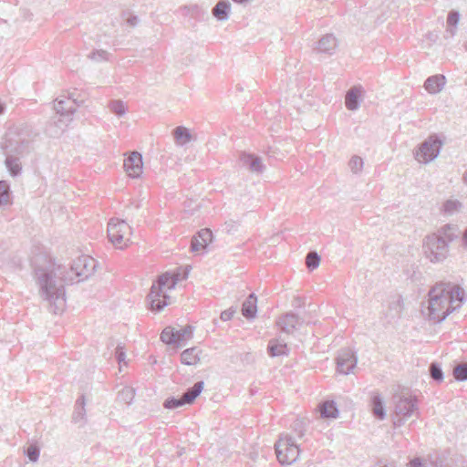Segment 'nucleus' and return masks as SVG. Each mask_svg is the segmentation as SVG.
Returning a JSON list of instances; mask_svg holds the SVG:
<instances>
[{
	"label": "nucleus",
	"mask_w": 467,
	"mask_h": 467,
	"mask_svg": "<svg viewBox=\"0 0 467 467\" xmlns=\"http://www.w3.org/2000/svg\"><path fill=\"white\" fill-rule=\"evenodd\" d=\"M32 266L40 296L47 302L50 312L58 314L66 306L65 285L73 284L77 277L78 282L87 279L94 273L97 263L88 255H81L65 271L48 254H39L33 257Z\"/></svg>",
	"instance_id": "f257e3e1"
},
{
	"label": "nucleus",
	"mask_w": 467,
	"mask_h": 467,
	"mask_svg": "<svg viewBox=\"0 0 467 467\" xmlns=\"http://www.w3.org/2000/svg\"><path fill=\"white\" fill-rule=\"evenodd\" d=\"M428 317L435 323H441L453 311L459 309L464 301V290L459 285L441 283L428 293Z\"/></svg>",
	"instance_id": "f03ea898"
},
{
	"label": "nucleus",
	"mask_w": 467,
	"mask_h": 467,
	"mask_svg": "<svg viewBox=\"0 0 467 467\" xmlns=\"http://www.w3.org/2000/svg\"><path fill=\"white\" fill-rule=\"evenodd\" d=\"M36 137V133L28 127L9 129L1 147L5 154L24 156L30 151Z\"/></svg>",
	"instance_id": "7ed1b4c3"
},
{
	"label": "nucleus",
	"mask_w": 467,
	"mask_h": 467,
	"mask_svg": "<svg viewBox=\"0 0 467 467\" xmlns=\"http://www.w3.org/2000/svg\"><path fill=\"white\" fill-rule=\"evenodd\" d=\"M177 284V278L169 273L161 275L156 282L151 285L148 299L152 311L160 312L170 302V296L167 295L168 290H172Z\"/></svg>",
	"instance_id": "20e7f679"
},
{
	"label": "nucleus",
	"mask_w": 467,
	"mask_h": 467,
	"mask_svg": "<svg viewBox=\"0 0 467 467\" xmlns=\"http://www.w3.org/2000/svg\"><path fill=\"white\" fill-rule=\"evenodd\" d=\"M275 451L281 464H292L299 456V448L294 438L288 434H281L275 443Z\"/></svg>",
	"instance_id": "39448f33"
},
{
	"label": "nucleus",
	"mask_w": 467,
	"mask_h": 467,
	"mask_svg": "<svg viewBox=\"0 0 467 467\" xmlns=\"http://www.w3.org/2000/svg\"><path fill=\"white\" fill-rule=\"evenodd\" d=\"M426 256L431 263L443 262L449 254L448 242L441 235H428L423 243Z\"/></svg>",
	"instance_id": "423d86ee"
},
{
	"label": "nucleus",
	"mask_w": 467,
	"mask_h": 467,
	"mask_svg": "<svg viewBox=\"0 0 467 467\" xmlns=\"http://www.w3.org/2000/svg\"><path fill=\"white\" fill-rule=\"evenodd\" d=\"M395 399V413L400 420H407L412 416H419L418 399L416 396L401 393L396 395Z\"/></svg>",
	"instance_id": "0eeeda50"
},
{
	"label": "nucleus",
	"mask_w": 467,
	"mask_h": 467,
	"mask_svg": "<svg viewBox=\"0 0 467 467\" xmlns=\"http://www.w3.org/2000/svg\"><path fill=\"white\" fill-rule=\"evenodd\" d=\"M442 146V141L436 134L431 135L420 144L415 152V158L422 163H429L438 157Z\"/></svg>",
	"instance_id": "6e6552de"
},
{
	"label": "nucleus",
	"mask_w": 467,
	"mask_h": 467,
	"mask_svg": "<svg viewBox=\"0 0 467 467\" xmlns=\"http://www.w3.org/2000/svg\"><path fill=\"white\" fill-rule=\"evenodd\" d=\"M82 102L83 100L78 102V100L74 99L73 95L70 94L68 97H65L64 99H56L54 101V109L61 118L65 119L66 122H69L72 120V116L75 113L77 107Z\"/></svg>",
	"instance_id": "1a4fd4ad"
},
{
	"label": "nucleus",
	"mask_w": 467,
	"mask_h": 467,
	"mask_svg": "<svg viewBox=\"0 0 467 467\" xmlns=\"http://www.w3.org/2000/svg\"><path fill=\"white\" fill-rule=\"evenodd\" d=\"M125 156L123 170L127 176L131 179L140 178L143 171L142 155L138 151H132Z\"/></svg>",
	"instance_id": "9d476101"
},
{
	"label": "nucleus",
	"mask_w": 467,
	"mask_h": 467,
	"mask_svg": "<svg viewBox=\"0 0 467 467\" xmlns=\"http://www.w3.org/2000/svg\"><path fill=\"white\" fill-rule=\"evenodd\" d=\"M358 358L349 348L341 349L337 357V369L339 373L348 375L356 367Z\"/></svg>",
	"instance_id": "9b49d317"
},
{
	"label": "nucleus",
	"mask_w": 467,
	"mask_h": 467,
	"mask_svg": "<svg viewBox=\"0 0 467 467\" xmlns=\"http://www.w3.org/2000/svg\"><path fill=\"white\" fill-rule=\"evenodd\" d=\"M301 323L302 321L296 314L288 312L278 317L276 326L282 332L292 335Z\"/></svg>",
	"instance_id": "f8f14e48"
},
{
	"label": "nucleus",
	"mask_w": 467,
	"mask_h": 467,
	"mask_svg": "<svg viewBox=\"0 0 467 467\" xmlns=\"http://www.w3.org/2000/svg\"><path fill=\"white\" fill-rule=\"evenodd\" d=\"M240 161L243 166L246 167L251 172L262 173L265 170L262 159L257 155L242 152L240 154Z\"/></svg>",
	"instance_id": "ddd939ff"
},
{
	"label": "nucleus",
	"mask_w": 467,
	"mask_h": 467,
	"mask_svg": "<svg viewBox=\"0 0 467 467\" xmlns=\"http://www.w3.org/2000/svg\"><path fill=\"white\" fill-rule=\"evenodd\" d=\"M337 47V39L332 33H327L317 42V50L319 53L332 55Z\"/></svg>",
	"instance_id": "4468645a"
},
{
	"label": "nucleus",
	"mask_w": 467,
	"mask_h": 467,
	"mask_svg": "<svg viewBox=\"0 0 467 467\" xmlns=\"http://www.w3.org/2000/svg\"><path fill=\"white\" fill-rule=\"evenodd\" d=\"M446 84V78L441 74L429 77L424 82V88L430 94H438Z\"/></svg>",
	"instance_id": "2eb2a0df"
},
{
	"label": "nucleus",
	"mask_w": 467,
	"mask_h": 467,
	"mask_svg": "<svg viewBox=\"0 0 467 467\" xmlns=\"http://www.w3.org/2000/svg\"><path fill=\"white\" fill-rule=\"evenodd\" d=\"M361 93H362V88L361 87H352L347 91V94L345 96V105L346 108L349 110H357L361 102Z\"/></svg>",
	"instance_id": "dca6fc26"
},
{
	"label": "nucleus",
	"mask_w": 467,
	"mask_h": 467,
	"mask_svg": "<svg viewBox=\"0 0 467 467\" xmlns=\"http://www.w3.org/2000/svg\"><path fill=\"white\" fill-rule=\"evenodd\" d=\"M288 348L285 342L280 341L278 338H273L267 346V353L270 357H280L288 355Z\"/></svg>",
	"instance_id": "f3484780"
},
{
	"label": "nucleus",
	"mask_w": 467,
	"mask_h": 467,
	"mask_svg": "<svg viewBox=\"0 0 467 467\" xmlns=\"http://www.w3.org/2000/svg\"><path fill=\"white\" fill-rule=\"evenodd\" d=\"M257 312V297L254 294H250L244 301L242 306V314L246 319L255 317Z\"/></svg>",
	"instance_id": "a211bd4d"
},
{
	"label": "nucleus",
	"mask_w": 467,
	"mask_h": 467,
	"mask_svg": "<svg viewBox=\"0 0 467 467\" xmlns=\"http://www.w3.org/2000/svg\"><path fill=\"white\" fill-rule=\"evenodd\" d=\"M433 234L434 235H441L442 238H444V240L446 242H448V244H449L450 243L458 239L459 234H460V230H459L458 225L447 223V224L441 226L438 230L437 234Z\"/></svg>",
	"instance_id": "6ab92c4d"
},
{
	"label": "nucleus",
	"mask_w": 467,
	"mask_h": 467,
	"mask_svg": "<svg viewBox=\"0 0 467 467\" xmlns=\"http://www.w3.org/2000/svg\"><path fill=\"white\" fill-rule=\"evenodd\" d=\"M231 4L228 0H220L213 8V16L219 21H225L229 17Z\"/></svg>",
	"instance_id": "aec40b11"
},
{
	"label": "nucleus",
	"mask_w": 467,
	"mask_h": 467,
	"mask_svg": "<svg viewBox=\"0 0 467 467\" xmlns=\"http://www.w3.org/2000/svg\"><path fill=\"white\" fill-rule=\"evenodd\" d=\"M200 353L201 350L196 347L187 348L182 352L181 361L187 366L195 365L200 361Z\"/></svg>",
	"instance_id": "412c9836"
},
{
	"label": "nucleus",
	"mask_w": 467,
	"mask_h": 467,
	"mask_svg": "<svg viewBox=\"0 0 467 467\" xmlns=\"http://www.w3.org/2000/svg\"><path fill=\"white\" fill-rule=\"evenodd\" d=\"M203 381L196 382L192 387L186 389L182 395L185 404H192L203 389Z\"/></svg>",
	"instance_id": "4be33fe9"
},
{
	"label": "nucleus",
	"mask_w": 467,
	"mask_h": 467,
	"mask_svg": "<svg viewBox=\"0 0 467 467\" xmlns=\"http://www.w3.org/2000/svg\"><path fill=\"white\" fill-rule=\"evenodd\" d=\"M5 163L13 177L17 176L21 172L22 167L19 162V156L5 154Z\"/></svg>",
	"instance_id": "5701e85b"
},
{
	"label": "nucleus",
	"mask_w": 467,
	"mask_h": 467,
	"mask_svg": "<svg viewBox=\"0 0 467 467\" xmlns=\"http://www.w3.org/2000/svg\"><path fill=\"white\" fill-rule=\"evenodd\" d=\"M85 405V396L81 395L76 401L75 410L72 416V420L75 423H78L84 420L86 414Z\"/></svg>",
	"instance_id": "b1692460"
},
{
	"label": "nucleus",
	"mask_w": 467,
	"mask_h": 467,
	"mask_svg": "<svg viewBox=\"0 0 467 467\" xmlns=\"http://www.w3.org/2000/svg\"><path fill=\"white\" fill-rule=\"evenodd\" d=\"M371 406L373 415L379 419L383 420L386 417L385 406L379 395H375L371 399Z\"/></svg>",
	"instance_id": "393cba45"
},
{
	"label": "nucleus",
	"mask_w": 467,
	"mask_h": 467,
	"mask_svg": "<svg viewBox=\"0 0 467 467\" xmlns=\"http://www.w3.org/2000/svg\"><path fill=\"white\" fill-rule=\"evenodd\" d=\"M173 136L176 142L180 145H184L191 140L190 130L182 126H179L173 130Z\"/></svg>",
	"instance_id": "a878e982"
},
{
	"label": "nucleus",
	"mask_w": 467,
	"mask_h": 467,
	"mask_svg": "<svg viewBox=\"0 0 467 467\" xmlns=\"http://www.w3.org/2000/svg\"><path fill=\"white\" fill-rule=\"evenodd\" d=\"M320 415L322 418H337L338 410L334 401H326L320 408Z\"/></svg>",
	"instance_id": "bb28decb"
},
{
	"label": "nucleus",
	"mask_w": 467,
	"mask_h": 467,
	"mask_svg": "<svg viewBox=\"0 0 467 467\" xmlns=\"http://www.w3.org/2000/svg\"><path fill=\"white\" fill-rule=\"evenodd\" d=\"M161 339L163 343H165L167 345L179 346L176 331L172 327H165L161 334Z\"/></svg>",
	"instance_id": "cd10ccee"
},
{
	"label": "nucleus",
	"mask_w": 467,
	"mask_h": 467,
	"mask_svg": "<svg viewBox=\"0 0 467 467\" xmlns=\"http://www.w3.org/2000/svg\"><path fill=\"white\" fill-rule=\"evenodd\" d=\"M11 202V192L9 184L5 181H0V206Z\"/></svg>",
	"instance_id": "c85d7f7f"
},
{
	"label": "nucleus",
	"mask_w": 467,
	"mask_h": 467,
	"mask_svg": "<svg viewBox=\"0 0 467 467\" xmlns=\"http://www.w3.org/2000/svg\"><path fill=\"white\" fill-rule=\"evenodd\" d=\"M429 372H430L431 378L434 381H436L438 383H441V382L443 381L444 374H443L442 368H441V365L439 363L432 362L430 365Z\"/></svg>",
	"instance_id": "c756f323"
},
{
	"label": "nucleus",
	"mask_w": 467,
	"mask_h": 467,
	"mask_svg": "<svg viewBox=\"0 0 467 467\" xmlns=\"http://www.w3.org/2000/svg\"><path fill=\"white\" fill-rule=\"evenodd\" d=\"M111 54L103 49H95L88 55V58L95 62L109 61Z\"/></svg>",
	"instance_id": "7c9ffc66"
},
{
	"label": "nucleus",
	"mask_w": 467,
	"mask_h": 467,
	"mask_svg": "<svg viewBox=\"0 0 467 467\" xmlns=\"http://www.w3.org/2000/svg\"><path fill=\"white\" fill-rule=\"evenodd\" d=\"M462 202L458 200H447L442 205V212L445 214L451 215L454 213L458 212L462 208Z\"/></svg>",
	"instance_id": "2f4dec72"
},
{
	"label": "nucleus",
	"mask_w": 467,
	"mask_h": 467,
	"mask_svg": "<svg viewBox=\"0 0 467 467\" xmlns=\"http://www.w3.org/2000/svg\"><path fill=\"white\" fill-rule=\"evenodd\" d=\"M119 249H123L128 245L127 242L124 244V245H121V242L124 239L125 235L127 234H130V225L123 220L119 219Z\"/></svg>",
	"instance_id": "473e14b6"
},
{
	"label": "nucleus",
	"mask_w": 467,
	"mask_h": 467,
	"mask_svg": "<svg viewBox=\"0 0 467 467\" xmlns=\"http://www.w3.org/2000/svg\"><path fill=\"white\" fill-rule=\"evenodd\" d=\"M194 327L191 325H187L184 327L175 330L178 337L179 346L181 343L186 339H190L192 337Z\"/></svg>",
	"instance_id": "72a5a7b5"
},
{
	"label": "nucleus",
	"mask_w": 467,
	"mask_h": 467,
	"mask_svg": "<svg viewBox=\"0 0 467 467\" xmlns=\"http://www.w3.org/2000/svg\"><path fill=\"white\" fill-rule=\"evenodd\" d=\"M453 377L457 381L467 380V363L457 364L453 368Z\"/></svg>",
	"instance_id": "f704fd0d"
},
{
	"label": "nucleus",
	"mask_w": 467,
	"mask_h": 467,
	"mask_svg": "<svg viewBox=\"0 0 467 467\" xmlns=\"http://www.w3.org/2000/svg\"><path fill=\"white\" fill-rule=\"evenodd\" d=\"M119 397L121 398V400L125 404L130 405L135 397V389L130 386H125L121 391L119 392Z\"/></svg>",
	"instance_id": "c9c22d12"
},
{
	"label": "nucleus",
	"mask_w": 467,
	"mask_h": 467,
	"mask_svg": "<svg viewBox=\"0 0 467 467\" xmlns=\"http://www.w3.org/2000/svg\"><path fill=\"white\" fill-rule=\"evenodd\" d=\"M184 405L186 404L182 396L180 398L169 397L163 403L164 408L168 410H175Z\"/></svg>",
	"instance_id": "e433bc0d"
},
{
	"label": "nucleus",
	"mask_w": 467,
	"mask_h": 467,
	"mask_svg": "<svg viewBox=\"0 0 467 467\" xmlns=\"http://www.w3.org/2000/svg\"><path fill=\"white\" fill-rule=\"evenodd\" d=\"M319 263H320V256L317 254V252L312 251L306 254V264L309 270L316 269L319 265Z\"/></svg>",
	"instance_id": "4c0bfd02"
},
{
	"label": "nucleus",
	"mask_w": 467,
	"mask_h": 467,
	"mask_svg": "<svg viewBox=\"0 0 467 467\" xmlns=\"http://www.w3.org/2000/svg\"><path fill=\"white\" fill-rule=\"evenodd\" d=\"M108 238L109 241L115 245L117 242V222L116 219L113 217L109 220L108 223Z\"/></svg>",
	"instance_id": "58836bf2"
},
{
	"label": "nucleus",
	"mask_w": 467,
	"mask_h": 467,
	"mask_svg": "<svg viewBox=\"0 0 467 467\" xmlns=\"http://www.w3.org/2000/svg\"><path fill=\"white\" fill-rule=\"evenodd\" d=\"M25 453L30 462H36L39 458L40 450L38 446L31 444L26 448Z\"/></svg>",
	"instance_id": "ea45409f"
},
{
	"label": "nucleus",
	"mask_w": 467,
	"mask_h": 467,
	"mask_svg": "<svg viewBox=\"0 0 467 467\" xmlns=\"http://www.w3.org/2000/svg\"><path fill=\"white\" fill-rule=\"evenodd\" d=\"M121 18L126 21L128 26H136L138 25L139 18L133 15L130 10H124L121 13Z\"/></svg>",
	"instance_id": "a19ab883"
},
{
	"label": "nucleus",
	"mask_w": 467,
	"mask_h": 467,
	"mask_svg": "<svg viewBox=\"0 0 467 467\" xmlns=\"http://www.w3.org/2000/svg\"><path fill=\"white\" fill-rule=\"evenodd\" d=\"M348 165L352 172L358 173L363 168V160L358 156H353L350 159Z\"/></svg>",
	"instance_id": "79ce46f5"
},
{
	"label": "nucleus",
	"mask_w": 467,
	"mask_h": 467,
	"mask_svg": "<svg viewBox=\"0 0 467 467\" xmlns=\"http://www.w3.org/2000/svg\"><path fill=\"white\" fill-rule=\"evenodd\" d=\"M198 237L202 240V244L207 247L213 241V233L210 229L204 228L198 232Z\"/></svg>",
	"instance_id": "37998d69"
},
{
	"label": "nucleus",
	"mask_w": 467,
	"mask_h": 467,
	"mask_svg": "<svg viewBox=\"0 0 467 467\" xmlns=\"http://www.w3.org/2000/svg\"><path fill=\"white\" fill-rule=\"evenodd\" d=\"M460 17H461V15H460V12L457 11V10H451L448 14V16H447V24L449 26H457V25L459 24V21H460Z\"/></svg>",
	"instance_id": "c03bdc74"
},
{
	"label": "nucleus",
	"mask_w": 467,
	"mask_h": 467,
	"mask_svg": "<svg viewBox=\"0 0 467 467\" xmlns=\"http://www.w3.org/2000/svg\"><path fill=\"white\" fill-rule=\"evenodd\" d=\"M206 246L202 244V240L198 237V234L192 237L190 246L192 252H199L204 250Z\"/></svg>",
	"instance_id": "a18cd8bd"
},
{
	"label": "nucleus",
	"mask_w": 467,
	"mask_h": 467,
	"mask_svg": "<svg viewBox=\"0 0 467 467\" xmlns=\"http://www.w3.org/2000/svg\"><path fill=\"white\" fill-rule=\"evenodd\" d=\"M129 360H126V353L123 348L119 344V373L122 371V365L128 366Z\"/></svg>",
	"instance_id": "49530a36"
},
{
	"label": "nucleus",
	"mask_w": 467,
	"mask_h": 467,
	"mask_svg": "<svg viewBox=\"0 0 467 467\" xmlns=\"http://www.w3.org/2000/svg\"><path fill=\"white\" fill-rule=\"evenodd\" d=\"M234 313H235V309H234L233 307H231V308H229V309H226V310L223 311V312L221 313L220 317H221V319H222L223 321H228V320H231V319L233 318V317H234Z\"/></svg>",
	"instance_id": "de8ad7c7"
},
{
	"label": "nucleus",
	"mask_w": 467,
	"mask_h": 467,
	"mask_svg": "<svg viewBox=\"0 0 467 467\" xmlns=\"http://www.w3.org/2000/svg\"><path fill=\"white\" fill-rule=\"evenodd\" d=\"M127 111H128V107L125 105V103L122 100L119 99V119L123 117Z\"/></svg>",
	"instance_id": "09e8293b"
},
{
	"label": "nucleus",
	"mask_w": 467,
	"mask_h": 467,
	"mask_svg": "<svg viewBox=\"0 0 467 467\" xmlns=\"http://www.w3.org/2000/svg\"><path fill=\"white\" fill-rule=\"evenodd\" d=\"M410 467H424V464L420 457H415L410 462Z\"/></svg>",
	"instance_id": "8fccbe9b"
},
{
	"label": "nucleus",
	"mask_w": 467,
	"mask_h": 467,
	"mask_svg": "<svg viewBox=\"0 0 467 467\" xmlns=\"http://www.w3.org/2000/svg\"><path fill=\"white\" fill-rule=\"evenodd\" d=\"M462 242L463 248L465 250H467V227L465 228V230L462 233Z\"/></svg>",
	"instance_id": "3c124183"
},
{
	"label": "nucleus",
	"mask_w": 467,
	"mask_h": 467,
	"mask_svg": "<svg viewBox=\"0 0 467 467\" xmlns=\"http://www.w3.org/2000/svg\"><path fill=\"white\" fill-rule=\"evenodd\" d=\"M109 109L112 113L117 115V100H111L109 103Z\"/></svg>",
	"instance_id": "603ef678"
},
{
	"label": "nucleus",
	"mask_w": 467,
	"mask_h": 467,
	"mask_svg": "<svg viewBox=\"0 0 467 467\" xmlns=\"http://www.w3.org/2000/svg\"><path fill=\"white\" fill-rule=\"evenodd\" d=\"M427 38L431 41H435L436 36H434L433 32H429L427 34Z\"/></svg>",
	"instance_id": "864d4df0"
},
{
	"label": "nucleus",
	"mask_w": 467,
	"mask_h": 467,
	"mask_svg": "<svg viewBox=\"0 0 467 467\" xmlns=\"http://www.w3.org/2000/svg\"><path fill=\"white\" fill-rule=\"evenodd\" d=\"M5 111V104L3 103L1 100H0V115L4 114Z\"/></svg>",
	"instance_id": "5fc2aeb1"
},
{
	"label": "nucleus",
	"mask_w": 467,
	"mask_h": 467,
	"mask_svg": "<svg viewBox=\"0 0 467 467\" xmlns=\"http://www.w3.org/2000/svg\"><path fill=\"white\" fill-rule=\"evenodd\" d=\"M233 1L237 4H246V3L250 2V0H233Z\"/></svg>",
	"instance_id": "6e6d98bb"
},
{
	"label": "nucleus",
	"mask_w": 467,
	"mask_h": 467,
	"mask_svg": "<svg viewBox=\"0 0 467 467\" xmlns=\"http://www.w3.org/2000/svg\"><path fill=\"white\" fill-rule=\"evenodd\" d=\"M128 126H129V125H128L126 122H124V121H120V122L119 123V130L120 128H122V127L128 128Z\"/></svg>",
	"instance_id": "4d7b16f0"
},
{
	"label": "nucleus",
	"mask_w": 467,
	"mask_h": 467,
	"mask_svg": "<svg viewBox=\"0 0 467 467\" xmlns=\"http://www.w3.org/2000/svg\"><path fill=\"white\" fill-rule=\"evenodd\" d=\"M111 356L117 358V347L111 350Z\"/></svg>",
	"instance_id": "13d9d810"
},
{
	"label": "nucleus",
	"mask_w": 467,
	"mask_h": 467,
	"mask_svg": "<svg viewBox=\"0 0 467 467\" xmlns=\"http://www.w3.org/2000/svg\"><path fill=\"white\" fill-rule=\"evenodd\" d=\"M463 181H464V183H466V184H467V171H465V173H464Z\"/></svg>",
	"instance_id": "bf43d9fd"
},
{
	"label": "nucleus",
	"mask_w": 467,
	"mask_h": 467,
	"mask_svg": "<svg viewBox=\"0 0 467 467\" xmlns=\"http://www.w3.org/2000/svg\"><path fill=\"white\" fill-rule=\"evenodd\" d=\"M58 122L63 123L65 126H67V123H64V120H63L62 119H58Z\"/></svg>",
	"instance_id": "052dcab7"
},
{
	"label": "nucleus",
	"mask_w": 467,
	"mask_h": 467,
	"mask_svg": "<svg viewBox=\"0 0 467 467\" xmlns=\"http://www.w3.org/2000/svg\"><path fill=\"white\" fill-rule=\"evenodd\" d=\"M449 32L451 33V36H453V32H454V31L450 30Z\"/></svg>",
	"instance_id": "680f3d73"
},
{
	"label": "nucleus",
	"mask_w": 467,
	"mask_h": 467,
	"mask_svg": "<svg viewBox=\"0 0 467 467\" xmlns=\"http://www.w3.org/2000/svg\"><path fill=\"white\" fill-rule=\"evenodd\" d=\"M466 49H467V45H466Z\"/></svg>",
	"instance_id": "e2e57ef3"
}]
</instances>
